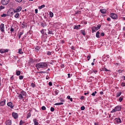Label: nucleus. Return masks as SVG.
Here are the masks:
<instances>
[{"label": "nucleus", "mask_w": 125, "mask_h": 125, "mask_svg": "<svg viewBox=\"0 0 125 125\" xmlns=\"http://www.w3.org/2000/svg\"><path fill=\"white\" fill-rule=\"evenodd\" d=\"M8 51H9V50L8 49H5V52H8Z\"/></svg>", "instance_id": "59"}, {"label": "nucleus", "mask_w": 125, "mask_h": 125, "mask_svg": "<svg viewBox=\"0 0 125 125\" xmlns=\"http://www.w3.org/2000/svg\"><path fill=\"white\" fill-rule=\"evenodd\" d=\"M6 100L5 99H3L0 103V105L1 106L4 105L5 104Z\"/></svg>", "instance_id": "7"}, {"label": "nucleus", "mask_w": 125, "mask_h": 125, "mask_svg": "<svg viewBox=\"0 0 125 125\" xmlns=\"http://www.w3.org/2000/svg\"><path fill=\"white\" fill-rule=\"evenodd\" d=\"M81 110H83L85 109V107L84 106H83L81 107Z\"/></svg>", "instance_id": "35"}, {"label": "nucleus", "mask_w": 125, "mask_h": 125, "mask_svg": "<svg viewBox=\"0 0 125 125\" xmlns=\"http://www.w3.org/2000/svg\"><path fill=\"white\" fill-rule=\"evenodd\" d=\"M23 96H24L20 93L19 94L18 97L20 99H22L23 98Z\"/></svg>", "instance_id": "11"}, {"label": "nucleus", "mask_w": 125, "mask_h": 125, "mask_svg": "<svg viewBox=\"0 0 125 125\" xmlns=\"http://www.w3.org/2000/svg\"><path fill=\"white\" fill-rule=\"evenodd\" d=\"M36 119L35 120V119H34L33 120L34 125H38L39 123L38 122L36 121Z\"/></svg>", "instance_id": "18"}, {"label": "nucleus", "mask_w": 125, "mask_h": 125, "mask_svg": "<svg viewBox=\"0 0 125 125\" xmlns=\"http://www.w3.org/2000/svg\"><path fill=\"white\" fill-rule=\"evenodd\" d=\"M58 92H59V91H54L55 93V94H58Z\"/></svg>", "instance_id": "45"}, {"label": "nucleus", "mask_w": 125, "mask_h": 125, "mask_svg": "<svg viewBox=\"0 0 125 125\" xmlns=\"http://www.w3.org/2000/svg\"><path fill=\"white\" fill-rule=\"evenodd\" d=\"M115 111H116V110L115 109V108L112 110V111H111V113H113Z\"/></svg>", "instance_id": "44"}, {"label": "nucleus", "mask_w": 125, "mask_h": 125, "mask_svg": "<svg viewBox=\"0 0 125 125\" xmlns=\"http://www.w3.org/2000/svg\"><path fill=\"white\" fill-rule=\"evenodd\" d=\"M39 73H46V72H43V71H41L39 72H38Z\"/></svg>", "instance_id": "52"}, {"label": "nucleus", "mask_w": 125, "mask_h": 125, "mask_svg": "<svg viewBox=\"0 0 125 125\" xmlns=\"http://www.w3.org/2000/svg\"><path fill=\"white\" fill-rule=\"evenodd\" d=\"M22 9V8L21 7L18 6L16 9L17 10L18 12H19Z\"/></svg>", "instance_id": "13"}, {"label": "nucleus", "mask_w": 125, "mask_h": 125, "mask_svg": "<svg viewBox=\"0 0 125 125\" xmlns=\"http://www.w3.org/2000/svg\"><path fill=\"white\" fill-rule=\"evenodd\" d=\"M5 49H2L0 50V52L1 53H2L4 52H5Z\"/></svg>", "instance_id": "20"}, {"label": "nucleus", "mask_w": 125, "mask_h": 125, "mask_svg": "<svg viewBox=\"0 0 125 125\" xmlns=\"http://www.w3.org/2000/svg\"><path fill=\"white\" fill-rule=\"evenodd\" d=\"M45 7V5H41V6H40L39 7V8L40 9H41Z\"/></svg>", "instance_id": "29"}, {"label": "nucleus", "mask_w": 125, "mask_h": 125, "mask_svg": "<svg viewBox=\"0 0 125 125\" xmlns=\"http://www.w3.org/2000/svg\"><path fill=\"white\" fill-rule=\"evenodd\" d=\"M104 32H102L101 34V35L102 36H104Z\"/></svg>", "instance_id": "51"}, {"label": "nucleus", "mask_w": 125, "mask_h": 125, "mask_svg": "<svg viewBox=\"0 0 125 125\" xmlns=\"http://www.w3.org/2000/svg\"><path fill=\"white\" fill-rule=\"evenodd\" d=\"M80 25H75V27L74 28V29H79L80 28Z\"/></svg>", "instance_id": "15"}, {"label": "nucleus", "mask_w": 125, "mask_h": 125, "mask_svg": "<svg viewBox=\"0 0 125 125\" xmlns=\"http://www.w3.org/2000/svg\"><path fill=\"white\" fill-rule=\"evenodd\" d=\"M8 15L6 14H5L4 13L1 16V17H5L6 16Z\"/></svg>", "instance_id": "31"}, {"label": "nucleus", "mask_w": 125, "mask_h": 125, "mask_svg": "<svg viewBox=\"0 0 125 125\" xmlns=\"http://www.w3.org/2000/svg\"><path fill=\"white\" fill-rule=\"evenodd\" d=\"M13 11L14 13L18 12L17 10V9L15 10H14Z\"/></svg>", "instance_id": "49"}, {"label": "nucleus", "mask_w": 125, "mask_h": 125, "mask_svg": "<svg viewBox=\"0 0 125 125\" xmlns=\"http://www.w3.org/2000/svg\"><path fill=\"white\" fill-rule=\"evenodd\" d=\"M63 104V103H57L55 104L54 105H59Z\"/></svg>", "instance_id": "22"}, {"label": "nucleus", "mask_w": 125, "mask_h": 125, "mask_svg": "<svg viewBox=\"0 0 125 125\" xmlns=\"http://www.w3.org/2000/svg\"><path fill=\"white\" fill-rule=\"evenodd\" d=\"M121 109V107L119 106H117L115 108V109L116 111L120 110Z\"/></svg>", "instance_id": "9"}, {"label": "nucleus", "mask_w": 125, "mask_h": 125, "mask_svg": "<svg viewBox=\"0 0 125 125\" xmlns=\"http://www.w3.org/2000/svg\"><path fill=\"white\" fill-rule=\"evenodd\" d=\"M49 15L51 17H52L53 16V13L51 11H50L49 12Z\"/></svg>", "instance_id": "25"}, {"label": "nucleus", "mask_w": 125, "mask_h": 125, "mask_svg": "<svg viewBox=\"0 0 125 125\" xmlns=\"http://www.w3.org/2000/svg\"><path fill=\"white\" fill-rule=\"evenodd\" d=\"M17 2H21L22 0H16Z\"/></svg>", "instance_id": "48"}, {"label": "nucleus", "mask_w": 125, "mask_h": 125, "mask_svg": "<svg viewBox=\"0 0 125 125\" xmlns=\"http://www.w3.org/2000/svg\"><path fill=\"white\" fill-rule=\"evenodd\" d=\"M23 76L22 75H20L19 76V78L21 80L23 79Z\"/></svg>", "instance_id": "32"}, {"label": "nucleus", "mask_w": 125, "mask_h": 125, "mask_svg": "<svg viewBox=\"0 0 125 125\" xmlns=\"http://www.w3.org/2000/svg\"><path fill=\"white\" fill-rule=\"evenodd\" d=\"M114 121L117 123H121V122L120 118L119 117L115 118L114 120Z\"/></svg>", "instance_id": "5"}, {"label": "nucleus", "mask_w": 125, "mask_h": 125, "mask_svg": "<svg viewBox=\"0 0 125 125\" xmlns=\"http://www.w3.org/2000/svg\"><path fill=\"white\" fill-rule=\"evenodd\" d=\"M87 58H88V60L89 61L90 58V56L88 55L87 57Z\"/></svg>", "instance_id": "54"}, {"label": "nucleus", "mask_w": 125, "mask_h": 125, "mask_svg": "<svg viewBox=\"0 0 125 125\" xmlns=\"http://www.w3.org/2000/svg\"><path fill=\"white\" fill-rule=\"evenodd\" d=\"M4 8V7L3 6H1L0 7V11L1 10L3 9Z\"/></svg>", "instance_id": "41"}, {"label": "nucleus", "mask_w": 125, "mask_h": 125, "mask_svg": "<svg viewBox=\"0 0 125 125\" xmlns=\"http://www.w3.org/2000/svg\"><path fill=\"white\" fill-rule=\"evenodd\" d=\"M1 29H4V24L3 23H1Z\"/></svg>", "instance_id": "24"}, {"label": "nucleus", "mask_w": 125, "mask_h": 125, "mask_svg": "<svg viewBox=\"0 0 125 125\" xmlns=\"http://www.w3.org/2000/svg\"><path fill=\"white\" fill-rule=\"evenodd\" d=\"M48 34H52V35L53 34V33L52 32V31L51 29H49L48 30Z\"/></svg>", "instance_id": "12"}, {"label": "nucleus", "mask_w": 125, "mask_h": 125, "mask_svg": "<svg viewBox=\"0 0 125 125\" xmlns=\"http://www.w3.org/2000/svg\"><path fill=\"white\" fill-rule=\"evenodd\" d=\"M121 85L122 86H125V83H122L121 84Z\"/></svg>", "instance_id": "43"}, {"label": "nucleus", "mask_w": 125, "mask_h": 125, "mask_svg": "<svg viewBox=\"0 0 125 125\" xmlns=\"http://www.w3.org/2000/svg\"><path fill=\"white\" fill-rule=\"evenodd\" d=\"M41 33H42V34H43V33H44V31H43V30H42L41 31Z\"/></svg>", "instance_id": "63"}, {"label": "nucleus", "mask_w": 125, "mask_h": 125, "mask_svg": "<svg viewBox=\"0 0 125 125\" xmlns=\"http://www.w3.org/2000/svg\"><path fill=\"white\" fill-rule=\"evenodd\" d=\"M41 25L43 27H44V26L46 25H45L43 23H41Z\"/></svg>", "instance_id": "40"}, {"label": "nucleus", "mask_w": 125, "mask_h": 125, "mask_svg": "<svg viewBox=\"0 0 125 125\" xmlns=\"http://www.w3.org/2000/svg\"><path fill=\"white\" fill-rule=\"evenodd\" d=\"M20 93L24 96H25L26 95V92L23 91L21 92Z\"/></svg>", "instance_id": "16"}, {"label": "nucleus", "mask_w": 125, "mask_h": 125, "mask_svg": "<svg viewBox=\"0 0 125 125\" xmlns=\"http://www.w3.org/2000/svg\"><path fill=\"white\" fill-rule=\"evenodd\" d=\"M89 93V92H88L87 93H84V95H86L87 94H88Z\"/></svg>", "instance_id": "55"}, {"label": "nucleus", "mask_w": 125, "mask_h": 125, "mask_svg": "<svg viewBox=\"0 0 125 125\" xmlns=\"http://www.w3.org/2000/svg\"><path fill=\"white\" fill-rule=\"evenodd\" d=\"M49 85L50 86L52 85V83L51 82H50L49 83Z\"/></svg>", "instance_id": "46"}, {"label": "nucleus", "mask_w": 125, "mask_h": 125, "mask_svg": "<svg viewBox=\"0 0 125 125\" xmlns=\"http://www.w3.org/2000/svg\"><path fill=\"white\" fill-rule=\"evenodd\" d=\"M123 98L121 97L119 99V100L120 102H121L123 100Z\"/></svg>", "instance_id": "30"}, {"label": "nucleus", "mask_w": 125, "mask_h": 125, "mask_svg": "<svg viewBox=\"0 0 125 125\" xmlns=\"http://www.w3.org/2000/svg\"><path fill=\"white\" fill-rule=\"evenodd\" d=\"M99 32L98 31H97L96 34V37L97 38H99Z\"/></svg>", "instance_id": "23"}, {"label": "nucleus", "mask_w": 125, "mask_h": 125, "mask_svg": "<svg viewBox=\"0 0 125 125\" xmlns=\"http://www.w3.org/2000/svg\"><path fill=\"white\" fill-rule=\"evenodd\" d=\"M47 54L48 55H51V52H50L48 51Z\"/></svg>", "instance_id": "33"}, {"label": "nucleus", "mask_w": 125, "mask_h": 125, "mask_svg": "<svg viewBox=\"0 0 125 125\" xmlns=\"http://www.w3.org/2000/svg\"><path fill=\"white\" fill-rule=\"evenodd\" d=\"M11 10H10V11L9 10V11L10 12V13H11L12 14H13V11L11 12Z\"/></svg>", "instance_id": "60"}, {"label": "nucleus", "mask_w": 125, "mask_h": 125, "mask_svg": "<svg viewBox=\"0 0 125 125\" xmlns=\"http://www.w3.org/2000/svg\"><path fill=\"white\" fill-rule=\"evenodd\" d=\"M11 121L10 120H8L6 122V125H11Z\"/></svg>", "instance_id": "10"}, {"label": "nucleus", "mask_w": 125, "mask_h": 125, "mask_svg": "<svg viewBox=\"0 0 125 125\" xmlns=\"http://www.w3.org/2000/svg\"><path fill=\"white\" fill-rule=\"evenodd\" d=\"M100 11L101 13H102L104 14L106 13V10L105 9H102L100 10Z\"/></svg>", "instance_id": "14"}, {"label": "nucleus", "mask_w": 125, "mask_h": 125, "mask_svg": "<svg viewBox=\"0 0 125 125\" xmlns=\"http://www.w3.org/2000/svg\"><path fill=\"white\" fill-rule=\"evenodd\" d=\"M43 110H45L46 109V107L44 106H42L41 108Z\"/></svg>", "instance_id": "34"}, {"label": "nucleus", "mask_w": 125, "mask_h": 125, "mask_svg": "<svg viewBox=\"0 0 125 125\" xmlns=\"http://www.w3.org/2000/svg\"><path fill=\"white\" fill-rule=\"evenodd\" d=\"M71 49L73 50H74L75 49L73 46H72L71 47Z\"/></svg>", "instance_id": "61"}, {"label": "nucleus", "mask_w": 125, "mask_h": 125, "mask_svg": "<svg viewBox=\"0 0 125 125\" xmlns=\"http://www.w3.org/2000/svg\"><path fill=\"white\" fill-rule=\"evenodd\" d=\"M12 116L15 119H17L18 117V115L17 113L13 112L12 113Z\"/></svg>", "instance_id": "6"}, {"label": "nucleus", "mask_w": 125, "mask_h": 125, "mask_svg": "<svg viewBox=\"0 0 125 125\" xmlns=\"http://www.w3.org/2000/svg\"><path fill=\"white\" fill-rule=\"evenodd\" d=\"M19 16V13H17L14 16V17L16 18H17Z\"/></svg>", "instance_id": "27"}, {"label": "nucleus", "mask_w": 125, "mask_h": 125, "mask_svg": "<svg viewBox=\"0 0 125 125\" xmlns=\"http://www.w3.org/2000/svg\"><path fill=\"white\" fill-rule=\"evenodd\" d=\"M81 32L83 34V35H85V31H84L81 30Z\"/></svg>", "instance_id": "28"}, {"label": "nucleus", "mask_w": 125, "mask_h": 125, "mask_svg": "<svg viewBox=\"0 0 125 125\" xmlns=\"http://www.w3.org/2000/svg\"><path fill=\"white\" fill-rule=\"evenodd\" d=\"M14 31V29L12 28V27H11L10 28V31L11 32L13 31Z\"/></svg>", "instance_id": "36"}, {"label": "nucleus", "mask_w": 125, "mask_h": 125, "mask_svg": "<svg viewBox=\"0 0 125 125\" xmlns=\"http://www.w3.org/2000/svg\"><path fill=\"white\" fill-rule=\"evenodd\" d=\"M18 52L20 54H21L23 53V52L22 51L21 49H19Z\"/></svg>", "instance_id": "19"}, {"label": "nucleus", "mask_w": 125, "mask_h": 125, "mask_svg": "<svg viewBox=\"0 0 125 125\" xmlns=\"http://www.w3.org/2000/svg\"><path fill=\"white\" fill-rule=\"evenodd\" d=\"M93 96H95V94H94V93H93L91 94Z\"/></svg>", "instance_id": "64"}, {"label": "nucleus", "mask_w": 125, "mask_h": 125, "mask_svg": "<svg viewBox=\"0 0 125 125\" xmlns=\"http://www.w3.org/2000/svg\"><path fill=\"white\" fill-rule=\"evenodd\" d=\"M93 72L94 73H96L97 72V71H96V70H93Z\"/></svg>", "instance_id": "58"}, {"label": "nucleus", "mask_w": 125, "mask_h": 125, "mask_svg": "<svg viewBox=\"0 0 125 125\" xmlns=\"http://www.w3.org/2000/svg\"><path fill=\"white\" fill-rule=\"evenodd\" d=\"M9 0H2L1 3L3 5H6L8 3Z\"/></svg>", "instance_id": "3"}, {"label": "nucleus", "mask_w": 125, "mask_h": 125, "mask_svg": "<svg viewBox=\"0 0 125 125\" xmlns=\"http://www.w3.org/2000/svg\"><path fill=\"white\" fill-rule=\"evenodd\" d=\"M7 104L8 106L10 107L11 108H12L14 106L13 105L12 103L11 102L8 103Z\"/></svg>", "instance_id": "8"}, {"label": "nucleus", "mask_w": 125, "mask_h": 125, "mask_svg": "<svg viewBox=\"0 0 125 125\" xmlns=\"http://www.w3.org/2000/svg\"><path fill=\"white\" fill-rule=\"evenodd\" d=\"M54 108L52 107H51V111H52V112H53L54 110Z\"/></svg>", "instance_id": "39"}, {"label": "nucleus", "mask_w": 125, "mask_h": 125, "mask_svg": "<svg viewBox=\"0 0 125 125\" xmlns=\"http://www.w3.org/2000/svg\"><path fill=\"white\" fill-rule=\"evenodd\" d=\"M107 21H111V19L110 18H107Z\"/></svg>", "instance_id": "56"}, {"label": "nucleus", "mask_w": 125, "mask_h": 125, "mask_svg": "<svg viewBox=\"0 0 125 125\" xmlns=\"http://www.w3.org/2000/svg\"><path fill=\"white\" fill-rule=\"evenodd\" d=\"M20 72L19 71H17L16 72V74L18 76L19 75H20Z\"/></svg>", "instance_id": "26"}, {"label": "nucleus", "mask_w": 125, "mask_h": 125, "mask_svg": "<svg viewBox=\"0 0 125 125\" xmlns=\"http://www.w3.org/2000/svg\"><path fill=\"white\" fill-rule=\"evenodd\" d=\"M110 15L111 18L114 19H116L117 18V15L115 13H111Z\"/></svg>", "instance_id": "4"}, {"label": "nucleus", "mask_w": 125, "mask_h": 125, "mask_svg": "<svg viewBox=\"0 0 125 125\" xmlns=\"http://www.w3.org/2000/svg\"><path fill=\"white\" fill-rule=\"evenodd\" d=\"M23 32H20V36L21 35L23 34Z\"/></svg>", "instance_id": "62"}, {"label": "nucleus", "mask_w": 125, "mask_h": 125, "mask_svg": "<svg viewBox=\"0 0 125 125\" xmlns=\"http://www.w3.org/2000/svg\"><path fill=\"white\" fill-rule=\"evenodd\" d=\"M40 47L39 46H36L35 48V49L36 50V51H38L39 49H40Z\"/></svg>", "instance_id": "17"}, {"label": "nucleus", "mask_w": 125, "mask_h": 125, "mask_svg": "<svg viewBox=\"0 0 125 125\" xmlns=\"http://www.w3.org/2000/svg\"><path fill=\"white\" fill-rule=\"evenodd\" d=\"M103 70L104 71H109L107 70L106 68H104L103 69Z\"/></svg>", "instance_id": "42"}, {"label": "nucleus", "mask_w": 125, "mask_h": 125, "mask_svg": "<svg viewBox=\"0 0 125 125\" xmlns=\"http://www.w3.org/2000/svg\"><path fill=\"white\" fill-rule=\"evenodd\" d=\"M122 70H118V72L119 73H120L122 72Z\"/></svg>", "instance_id": "57"}, {"label": "nucleus", "mask_w": 125, "mask_h": 125, "mask_svg": "<svg viewBox=\"0 0 125 125\" xmlns=\"http://www.w3.org/2000/svg\"><path fill=\"white\" fill-rule=\"evenodd\" d=\"M31 85L32 87H34L35 86V84L33 83H32L31 84Z\"/></svg>", "instance_id": "47"}, {"label": "nucleus", "mask_w": 125, "mask_h": 125, "mask_svg": "<svg viewBox=\"0 0 125 125\" xmlns=\"http://www.w3.org/2000/svg\"><path fill=\"white\" fill-rule=\"evenodd\" d=\"M101 26V25L100 24H98L97 25V27H96L94 26L92 28V32H95L96 30H97L99 29Z\"/></svg>", "instance_id": "2"}, {"label": "nucleus", "mask_w": 125, "mask_h": 125, "mask_svg": "<svg viewBox=\"0 0 125 125\" xmlns=\"http://www.w3.org/2000/svg\"><path fill=\"white\" fill-rule=\"evenodd\" d=\"M24 123V122H22V120H21L20 121L19 125H22V124Z\"/></svg>", "instance_id": "37"}, {"label": "nucleus", "mask_w": 125, "mask_h": 125, "mask_svg": "<svg viewBox=\"0 0 125 125\" xmlns=\"http://www.w3.org/2000/svg\"><path fill=\"white\" fill-rule=\"evenodd\" d=\"M121 94V92H119V93H117V95H116V97H118L120 96Z\"/></svg>", "instance_id": "21"}, {"label": "nucleus", "mask_w": 125, "mask_h": 125, "mask_svg": "<svg viewBox=\"0 0 125 125\" xmlns=\"http://www.w3.org/2000/svg\"><path fill=\"white\" fill-rule=\"evenodd\" d=\"M35 13H38V10L37 9H35Z\"/></svg>", "instance_id": "53"}, {"label": "nucleus", "mask_w": 125, "mask_h": 125, "mask_svg": "<svg viewBox=\"0 0 125 125\" xmlns=\"http://www.w3.org/2000/svg\"><path fill=\"white\" fill-rule=\"evenodd\" d=\"M47 66V64L46 63L42 62L37 63L36 66L37 68H43L46 67Z\"/></svg>", "instance_id": "1"}, {"label": "nucleus", "mask_w": 125, "mask_h": 125, "mask_svg": "<svg viewBox=\"0 0 125 125\" xmlns=\"http://www.w3.org/2000/svg\"><path fill=\"white\" fill-rule=\"evenodd\" d=\"M31 116V114L30 113H29L28 115L27 116V118H28Z\"/></svg>", "instance_id": "38"}, {"label": "nucleus", "mask_w": 125, "mask_h": 125, "mask_svg": "<svg viewBox=\"0 0 125 125\" xmlns=\"http://www.w3.org/2000/svg\"><path fill=\"white\" fill-rule=\"evenodd\" d=\"M84 96H82L81 97V98H80V99L81 100H83L84 99Z\"/></svg>", "instance_id": "50"}]
</instances>
